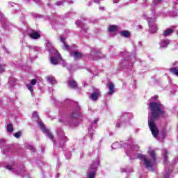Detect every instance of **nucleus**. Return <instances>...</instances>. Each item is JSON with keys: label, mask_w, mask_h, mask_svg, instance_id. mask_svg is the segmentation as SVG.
Wrapping results in <instances>:
<instances>
[{"label": "nucleus", "mask_w": 178, "mask_h": 178, "mask_svg": "<svg viewBox=\"0 0 178 178\" xmlns=\"http://www.w3.org/2000/svg\"><path fill=\"white\" fill-rule=\"evenodd\" d=\"M149 108L150 109V118L148 117L149 127L152 136L155 138H158L159 131L158 130V127L155 124V120L165 115V110L163 109V106L160 102L156 103L155 102H150Z\"/></svg>", "instance_id": "nucleus-1"}, {"label": "nucleus", "mask_w": 178, "mask_h": 178, "mask_svg": "<svg viewBox=\"0 0 178 178\" xmlns=\"http://www.w3.org/2000/svg\"><path fill=\"white\" fill-rule=\"evenodd\" d=\"M138 158L144 162V165L147 169L150 168L152 170V167L155 165V162L156 161L155 151L150 150V159H147V156L142 154H138Z\"/></svg>", "instance_id": "nucleus-2"}, {"label": "nucleus", "mask_w": 178, "mask_h": 178, "mask_svg": "<svg viewBox=\"0 0 178 178\" xmlns=\"http://www.w3.org/2000/svg\"><path fill=\"white\" fill-rule=\"evenodd\" d=\"M143 17L147 20L149 31L152 32V34H155V33L158 31V27L156 26V24H155V18L148 17L145 14L143 15Z\"/></svg>", "instance_id": "nucleus-3"}, {"label": "nucleus", "mask_w": 178, "mask_h": 178, "mask_svg": "<svg viewBox=\"0 0 178 178\" xmlns=\"http://www.w3.org/2000/svg\"><path fill=\"white\" fill-rule=\"evenodd\" d=\"M51 55H54L50 59L52 65H58V63H61V62H63V60H62V56H60V54L57 50H54V52L51 53Z\"/></svg>", "instance_id": "nucleus-4"}, {"label": "nucleus", "mask_w": 178, "mask_h": 178, "mask_svg": "<svg viewBox=\"0 0 178 178\" xmlns=\"http://www.w3.org/2000/svg\"><path fill=\"white\" fill-rule=\"evenodd\" d=\"M131 118V113H125L122 114V115L120 118L118 122L116 123V127H122V124L126 123V122H129Z\"/></svg>", "instance_id": "nucleus-5"}, {"label": "nucleus", "mask_w": 178, "mask_h": 178, "mask_svg": "<svg viewBox=\"0 0 178 178\" xmlns=\"http://www.w3.org/2000/svg\"><path fill=\"white\" fill-rule=\"evenodd\" d=\"M58 136L59 137V140L56 142V140H53L55 145H58V147H63L67 141V138L63 134V132L58 133Z\"/></svg>", "instance_id": "nucleus-6"}, {"label": "nucleus", "mask_w": 178, "mask_h": 178, "mask_svg": "<svg viewBox=\"0 0 178 178\" xmlns=\"http://www.w3.org/2000/svg\"><path fill=\"white\" fill-rule=\"evenodd\" d=\"M38 124L40 129H41L45 133V134H47V136L49 137V138H50V140H54V135H52V134L51 133V131H49V129L45 128L44 124H42V122L38 121Z\"/></svg>", "instance_id": "nucleus-7"}, {"label": "nucleus", "mask_w": 178, "mask_h": 178, "mask_svg": "<svg viewBox=\"0 0 178 178\" xmlns=\"http://www.w3.org/2000/svg\"><path fill=\"white\" fill-rule=\"evenodd\" d=\"M99 97H101V91L98 88H94L90 98L92 101H97Z\"/></svg>", "instance_id": "nucleus-8"}, {"label": "nucleus", "mask_w": 178, "mask_h": 178, "mask_svg": "<svg viewBox=\"0 0 178 178\" xmlns=\"http://www.w3.org/2000/svg\"><path fill=\"white\" fill-rule=\"evenodd\" d=\"M70 56H72L74 60H79V59H81L83 58V54L80 51H70Z\"/></svg>", "instance_id": "nucleus-9"}, {"label": "nucleus", "mask_w": 178, "mask_h": 178, "mask_svg": "<svg viewBox=\"0 0 178 178\" xmlns=\"http://www.w3.org/2000/svg\"><path fill=\"white\" fill-rule=\"evenodd\" d=\"M28 34L31 38H33V40H37L40 38V33L35 31V30L29 31Z\"/></svg>", "instance_id": "nucleus-10"}, {"label": "nucleus", "mask_w": 178, "mask_h": 178, "mask_svg": "<svg viewBox=\"0 0 178 178\" xmlns=\"http://www.w3.org/2000/svg\"><path fill=\"white\" fill-rule=\"evenodd\" d=\"M93 55H95L96 56H99V58H105V56L101 54V52L98 51V49L95 48H92L90 50V56H93Z\"/></svg>", "instance_id": "nucleus-11"}, {"label": "nucleus", "mask_w": 178, "mask_h": 178, "mask_svg": "<svg viewBox=\"0 0 178 178\" xmlns=\"http://www.w3.org/2000/svg\"><path fill=\"white\" fill-rule=\"evenodd\" d=\"M175 30H176V26H171L170 28L165 29L163 31L164 37H169V35H171L172 34Z\"/></svg>", "instance_id": "nucleus-12"}, {"label": "nucleus", "mask_w": 178, "mask_h": 178, "mask_svg": "<svg viewBox=\"0 0 178 178\" xmlns=\"http://www.w3.org/2000/svg\"><path fill=\"white\" fill-rule=\"evenodd\" d=\"M107 86L109 90V92H108V94H109L110 95H112V94L115 92V85L113 84V83L109 82L108 83H107Z\"/></svg>", "instance_id": "nucleus-13"}, {"label": "nucleus", "mask_w": 178, "mask_h": 178, "mask_svg": "<svg viewBox=\"0 0 178 178\" xmlns=\"http://www.w3.org/2000/svg\"><path fill=\"white\" fill-rule=\"evenodd\" d=\"M60 40L61 42H63V49H65V51H69V49H70V47L65 42V37H63V35H60Z\"/></svg>", "instance_id": "nucleus-14"}, {"label": "nucleus", "mask_w": 178, "mask_h": 178, "mask_svg": "<svg viewBox=\"0 0 178 178\" xmlns=\"http://www.w3.org/2000/svg\"><path fill=\"white\" fill-rule=\"evenodd\" d=\"M170 42V40H169L168 39H163L160 42V47L161 48H166V47H168V45H169Z\"/></svg>", "instance_id": "nucleus-15"}, {"label": "nucleus", "mask_w": 178, "mask_h": 178, "mask_svg": "<svg viewBox=\"0 0 178 178\" xmlns=\"http://www.w3.org/2000/svg\"><path fill=\"white\" fill-rule=\"evenodd\" d=\"M68 87H70V88H77V82L74 79H70L68 81Z\"/></svg>", "instance_id": "nucleus-16"}, {"label": "nucleus", "mask_w": 178, "mask_h": 178, "mask_svg": "<svg viewBox=\"0 0 178 178\" xmlns=\"http://www.w3.org/2000/svg\"><path fill=\"white\" fill-rule=\"evenodd\" d=\"M46 47L47 48V50L51 51V54H52L53 52H55V51H56V49H54V47L52 46V43H51V42H49V41L47 42Z\"/></svg>", "instance_id": "nucleus-17"}, {"label": "nucleus", "mask_w": 178, "mask_h": 178, "mask_svg": "<svg viewBox=\"0 0 178 178\" xmlns=\"http://www.w3.org/2000/svg\"><path fill=\"white\" fill-rule=\"evenodd\" d=\"M79 115H80V106H78L76 108V110L72 112V118H73L74 119H76V118H77Z\"/></svg>", "instance_id": "nucleus-18"}, {"label": "nucleus", "mask_w": 178, "mask_h": 178, "mask_svg": "<svg viewBox=\"0 0 178 178\" xmlns=\"http://www.w3.org/2000/svg\"><path fill=\"white\" fill-rule=\"evenodd\" d=\"M47 79L49 81V83H51V84H56V79H55V77L47 76Z\"/></svg>", "instance_id": "nucleus-19"}, {"label": "nucleus", "mask_w": 178, "mask_h": 178, "mask_svg": "<svg viewBox=\"0 0 178 178\" xmlns=\"http://www.w3.org/2000/svg\"><path fill=\"white\" fill-rule=\"evenodd\" d=\"M118 30V26H115V25H111L108 27V31L111 32V33H113L114 31H116Z\"/></svg>", "instance_id": "nucleus-20"}, {"label": "nucleus", "mask_w": 178, "mask_h": 178, "mask_svg": "<svg viewBox=\"0 0 178 178\" xmlns=\"http://www.w3.org/2000/svg\"><path fill=\"white\" fill-rule=\"evenodd\" d=\"M120 34H121V35H122V37H126V38L130 37V32H129V31H122V32L120 33Z\"/></svg>", "instance_id": "nucleus-21"}, {"label": "nucleus", "mask_w": 178, "mask_h": 178, "mask_svg": "<svg viewBox=\"0 0 178 178\" xmlns=\"http://www.w3.org/2000/svg\"><path fill=\"white\" fill-rule=\"evenodd\" d=\"M7 131H8V133L13 132V125L12 124H8L7 125Z\"/></svg>", "instance_id": "nucleus-22"}, {"label": "nucleus", "mask_w": 178, "mask_h": 178, "mask_svg": "<svg viewBox=\"0 0 178 178\" xmlns=\"http://www.w3.org/2000/svg\"><path fill=\"white\" fill-rule=\"evenodd\" d=\"M163 156L164 158V162H166V159H168V151L165 149L162 150Z\"/></svg>", "instance_id": "nucleus-23"}, {"label": "nucleus", "mask_w": 178, "mask_h": 178, "mask_svg": "<svg viewBox=\"0 0 178 178\" xmlns=\"http://www.w3.org/2000/svg\"><path fill=\"white\" fill-rule=\"evenodd\" d=\"M170 72H171L172 74H175V76H178V70L177 68L172 67L170 69Z\"/></svg>", "instance_id": "nucleus-24"}, {"label": "nucleus", "mask_w": 178, "mask_h": 178, "mask_svg": "<svg viewBox=\"0 0 178 178\" xmlns=\"http://www.w3.org/2000/svg\"><path fill=\"white\" fill-rule=\"evenodd\" d=\"M94 133H95V131H94V128H92V126H90L88 129V134L92 136V134H94Z\"/></svg>", "instance_id": "nucleus-25"}, {"label": "nucleus", "mask_w": 178, "mask_h": 178, "mask_svg": "<svg viewBox=\"0 0 178 178\" xmlns=\"http://www.w3.org/2000/svg\"><path fill=\"white\" fill-rule=\"evenodd\" d=\"M119 147H120V144H119L118 142L113 143L111 146V147L114 149L119 148Z\"/></svg>", "instance_id": "nucleus-26"}, {"label": "nucleus", "mask_w": 178, "mask_h": 178, "mask_svg": "<svg viewBox=\"0 0 178 178\" xmlns=\"http://www.w3.org/2000/svg\"><path fill=\"white\" fill-rule=\"evenodd\" d=\"M21 136L22 132L20 131L14 134V137H15L16 138H20Z\"/></svg>", "instance_id": "nucleus-27"}, {"label": "nucleus", "mask_w": 178, "mask_h": 178, "mask_svg": "<svg viewBox=\"0 0 178 178\" xmlns=\"http://www.w3.org/2000/svg\"><path fill=\"white\" fill-rule=\"evenodd\" d=\"M33 118H34L36 120H38V112H33L32 114Z\"/></svg>", "instance_id": "nucleus-28"}, {"label": "nucleus", "mask_w": 178, "mask_h": 178, "mask_svg": "<svg viewBox=\"0 0 178 178\" xmlns=\"http://www.w3.org/2000/svg\"><path fill=\"white\" fill-rule=\"evenodd\" d=\"M5 71V65H0V73H3Z\"/></svg>", "instance_id": "nucleus-29"}, {"label": "nucleus", "mask_w": 178, "mask_h": 178, "mask_svg": "<svg viewBox=\"0 0 178 178\" xmlns=\"http://www.w3.org/2000/svg\"><path fill=\"white\" fill-rule=\"evenodd\" d=\"M31 86H35V84H37V80H35V79H32V80L31 81Z\"/></svg>", "instance_id": "nucleus-30"}, {"label": "nucleus", "mask_w": 178, "mask_h": 178, "mask_svg": "<svg viewBox=\"0 0 178 178\" xmlns=\"http://www.w3.org/2000/svg\"><path fill=\"white\" fill-rule=\"evenodd\" d=\"M27 88H28V90H29V91H31V92H33V86L31 85H27Z\"/></svg>", "instance_id": "nucleus-31"}, {"label": "nucleus", "mask_w": 178, "mask_h": 178, "mask_svg": "<svg viewBox=\"0 0 178 178\" xmlns=\"http://www.w3.org/2000/svg\"><path fill=\"white\" fill-rule=\"evenodd\" d=\"M75 23L76 26H79V27H81V26H83V24H81V21L80 20L76 21Z\"/></svg>", "instance_id": "nucleus-32"}, {"label": "nucleus", "mask_w": 178, "mask_h": 178, "mask_svg": "<svg viewBox=\"0 0 178 178\" xmlns=\"http://www.w3.org/2000/svg\"><path fill=\"white\" fill-rule=\"evenodd\" d=\"M27 147L29 148V149H31L32 152H34L35 151V149L33 147V146L28 145Z\"/></svg>", "instance_id": "nucleus-33"}, {"label": "nucleus", "mask_w": 178, "mask_h": 178, "mask_svg": "<svg viewBox=\"0 0 178 178\" xmlns=\"http://www.w3.org/2000/svg\"><path fill=\"white\" fill-rule=\"evenodd\" d=\"M98 120H99V119H95L94 122L92 123V126H94V124H97V123H98Z\"/></svg>", "instance_id": "nucleus-34"}, {"label": "nucleus", "mask_w": 178, "mask_h": 178, "mask_svg": "<svg viewBox=\"0 0 178 178\" xmlns=\"http://www.w3.org/2000/svg\"><path fill=\"white\" fill-rule=\"evenodd\" d=\"M162 0H153V3L154 5H156V3H159V2H161Z\"/></svg>", "instance_id": "nucleus-35"}, {"label": "nucleus", "mask_w": 178, "mask_h": 178, "mask_svg": "<svg viewBox=\"0 0 178 178\" xmlns=\"http://www.w3.org/2000/svg\"><path fill=\"white\" fill-rule=\"evenodd\" d=\"M22 172H24V169L22 170L21 171H19V170H17V171H15V173L17 175H22Z\"/></svg>", "instance_id": "nucleus-36"}, {"label": "nucleus", "mask_w": 178, "mask_h": 178, "mask_svg": "<svg viewBox=\"0 0 178 178\" xmlns=\"http://www.w3.org/2000/svg\"><path fill=\"white\" fill-rule=\"evenodd\" d=\"M156 99H158V96H154L153 97L151 98L150 101H155Z\"/></svg>", "instance_id": "nucleus-37"}, {"label": "nucleus", "mask_w": 178, "mask_h": 178, "mask_svg": "<svg viewBox=\"0 0 178 178\" xmlns=\"http://www.w3.org/2000/svg\"><path fill=\"white\" fill-rule=\"evenodd\" d=\"M6 169H8V170H12V169H13V168L10 165H7Z\"/></svg>", "instance_id": "nucleus-38"}, {"label": "nucleus", "mask_w": 178, "mask_h": 178, "mask_svg": "<svg viewBox=\"0 0 178 178\" xmlns=\"http://www.w3.org/2000/svg\"><path fill=\"white\" fill-rule=\"evenodd\" d=\"M120 171L122 172V173H124V172H126V169L124 168H121Z\"/></svg>", "instance_id": "nucleus-39"}, {"label": "nucleus", "mask_w": 178, "mask_h": 178, "mask_svg": "<svg viewBox=\"0 0 178 178\" xmlns=\"http://www.w3.org/2000/svg\"><path fill=\"white\" fill-rule=\"evenodd\" d=\"M113 3H118L119 2V0H113Z\"/></svg>", "instance_id": "nucleus-40"}, {"label": "nucleus", "mask_w": 178, "mask_h": 178, "mask_svg": "<svg viewBox=\"0 0 178 178\" xmlns=\"http://www.w3.org/2000/svg\"><path fill=\"white\" fill-rule=\"evenodd\" d=\"M94 2H95V3H99V0H94Z\"/></svg>", "instance_id": "nucleus-41"}, {"label": "nucleus", "mask_w": 178, "mask_h": 178, "mask_svg": "<svg viewBox=\"0 0 178 178\" xmlns=\"http://www.w3.org/2000/svg\"><path fill=\"white\" fill-rule=\"evenodd\" d=\"M33 49H34L35 51H38V47H35L33 48Z\"/></svg>", "instance_id": "nucleus-42"}, {"label": "nucleus", "mask_w": 178, "mask_h": 178, "mask_svg": "<svg viewBox=\"0 0 178 178\" xmlns=\"http://www.w3.org/2000/svg\"><path fill=\"white\" fill-rule=\"evenodd\" d=\"M163 137H162V138H165V134H163Z\"/></svg>", "instance_id": "nucleus-43"}, {"label": "nucleus", "mask_w": 178, "mask_h": 178, "mask_svg": "<svg viewBox=\"0 0 178 178\" xmlns=\"http://www.w3.org/2000/svg\"><path fill=\"white\" fill-rule=\"evenodd\" d=\"M4 148H9V146H5Z\"/></svg>", "instance_id": "nucleus-44"}, {"label": "nucleus", "mask_w": 178, "mask_h": 178, "mask_svg": "<svg viewBox=\"0 0 178 178\" xmlns=\"http://www.w3.org/2000/svg\"><path fill=\"white\" fill-rule=\"evenodd\" d=\"M131 148H134V146H131Z\"/></svg>", "instance_id": "nucleus-45"}, {"label": "nucleus", "mask_w": 178, "mask_h": 178, "mask_svg": "<svg viewBox=\"0 0 178 178\" xmlns=\"http://www.w3.org/2000/svg\"><path fill=\"white\" fill-rule=\"evenodd\" d=\"M88 58H91V56H90Z\"/></svg>", "instance_id": "nucleus-46"}, {"label": "nucleus", "mask_w": 178, "mask_h": 178, "mask_svg": "<svg viewBox=\"0 0 178 178\" xmlns=\"http://www.w3.org/2000/svg\"><path fill=\"white\" fill-rule=\"evenodd\" d=\"M99 9L101 10V9H102V8H99Z\"/></svg>", "instance_id": "nucleus-47"}, {"label": "nucleus", "mask_w": 178, "mask_h": 178, "mask_svg": "<svg viewBox=\"0 0 178 178\" xmlns=\"http://www.w3.org/2000/svg\"><path fill=\"white\" fill-rule=\"evenodd\" d=\"M165 178H168V177H165Z\"/></svg>", "instance_id": "nucleus-48"}, {"label": "nucleus", "mask_w": 178, "mask_h": 178, "mask_svg": "<svg viewBox=\"0 0 178 178\" xmlns=\"http://www.w3.org/2000/svg\"><path fill=\"white\" fill-rule=\"evenodd\" d=\"M134 1H138V0H134Z\"/></svg>", "instance_id": "nucleus-49"}, {"label": "nucleus", "mask_w": 178, "mask_h": 178, "mask_svg": "<svg viewBox=\"0 0 178 178\" xmlns=\"http://www.w3.org/2000/svg\"><path fill=\"white\" fill-rule=\"evenodd\" d=\"M177 35H178V32H177Z\"/></svg>", "instance_id": "nucleus-50"}]
</instances>
